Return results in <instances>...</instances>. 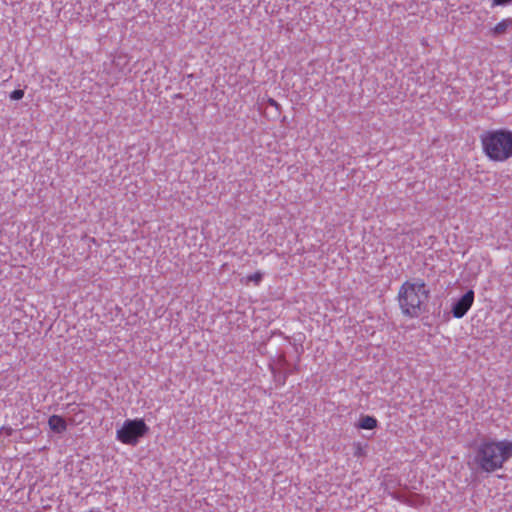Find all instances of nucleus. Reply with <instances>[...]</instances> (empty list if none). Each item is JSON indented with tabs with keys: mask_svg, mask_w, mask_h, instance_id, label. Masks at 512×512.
Wrapping results in <instances>:
<instances>
[{
	"mask_svg": "<svg viewBox=\"0 0 512 512\" xmlns=\"http://www.w3.org/2000/svg\"><path fill=\"white\" fill-rule=\"evenodd\" d=\"M512 458V441L485 438L480 440L474 451V463L485 473H493L502 469Z\"/></svg>",
	"mask_w": 512,
	"mask_h": 512,
	"instance_id": "f257e3e1",
	"label": "nucleus"
},
{
	"mask_svg": "<svg viewBox=\"0 0 512 512\" xmlns=\"http://www.w3.org/2000/svg\"><path fill=\"white\" fill-rule=\"evenodd\" d=\"M429 297V289L423 279H411L402 283L397 294L399 308L403 315L418 317Z\"/></svg>",
	"mask_w": 512,
	"mask_h": 512,
	"instance_id": "f03ea898",
	"label": "nucleus"
},
{
	"mask_svg": "<svg viewBox=\"0 0 512 512\" xmlns=\"http://www.w3.org/2000/svg\"><path fill=\"white\" fill-rule=\"evenodd\" d=\"M483 153L492 161L505 162L512 158V131L509 129L488 130L481 134Z\"/></svg>",
	"mask_w": 512,
	"mask_h": 512,
	"instance_id": "7ed1b4c3",
	"label": "nucleus"
},
{
	"mask_svg": "<svg viewBox=\"0 0 512 512\" xmlns=\"http://www.w3.org/2000/svg\"><path fill=\"white\" fill-rule=\"evenodd\" d=\"M145 430L143 421L127 420L117 431V439L125 444H133L145 433Z\"/></svg>",
	"mask_w": 512,
	"mask_h": 512,
	"instance_id": "20e7f679",
	"label": "nucleus"
},
{
	"mask_svg": "<svg viewBox=\"0 0 512 512\" xmlns=\"http://www.w3.org/2000/svg\"><path fill=\"white\" fill-rule=\"evenodd\" d=\"M474 303V291L468 290L460 299L452 306V314L455 318H462L469 311Z\"/></svg>",
	"mask_w": 512,
	"mask_h": 512,
	"instance_id": "39448f33",
	"label": "nucleus"
},
{
	"mask_svg": "<svg viewBox=\"0 0 512 512\" xmlns=\"http://www.w3.org/2000/svg\"><path fill=\"white\" fill-rule=\"evenodd\" d=\"M49 428L57 434H61L66 431L67 423L65 419L59 415H52L48 419Z\"/></svg>",
	"mask_w": 512,
	"mask_h": 512,
	"instance_id": "423d86ee",
	"label": "nucleus"
},
{
	"mask_svg": "<svg viewBox=\"0 0 512 512\" xmlns=\"http://www.w3.org/2000/svg\"><path fill=\"white\" fill-rule=\"evenodd\" d=\"M378 421L375 417L365 415L359 419L357 427L364 430H372L377 427Z\"/></svg>",
	"mask_w": 512,
	"mask_h": 512,
	"instance_id": "0eeeda50",
	"label": "nucleus"
},
{
	"mask_svg": "<svg viewBox=\"0 0 512 512\" xmlns=\"http://www.w3.org/2000/svg\"><path fill=\"white\" fill-rule=\"evenodd\" d=\"M510 26H512V19H510V18L503 19L491 29V33L493 36L502 35V34L506 33L507 29Z\"/></svg>",
	"mask_w": 512,
	"mask_h": 512,
	"instance_id": "6e6552de",
	"label": "nucleus"
},
{
	"mask_svg": "<svg viewBox=\"0 0 512 512\" xmlns=\"http://www.w3.org/2000/svg\"><path fill=\"white\" fill-rule=\"evenodd\" d=\"M263 279V273L260 271H257L253 274L248 275L245 278V283L248 284L249 282H253L256 286H258Z\"/></svg>",
	"mask_w": 512,
	"mask_h": 512,
	"instance_id": "1a4fd4ad",
	"label": "nucleus"
},
{
	"mask_svg": "<svg viewBox=\"0 0 512 512\" xmlns=\"http://www.w3.org/2000/svg\"><path fill=\"white\" fill-rule=\"evenodd\" d=\"M24 96V91L21 90V89H17V90H14L13 92H11L10 94V98L12 100H20L22 99Z\"/></svg>",
	"mask_w": 512,
	"mask_h": 512,
	"instance_id": "9d476101",
	"label": "nucleus"
},
{
	"mask_svg": "<svg viewBox=\"0 0 512 512\" xmlns=\"http://www.w3.org/2000/svg\"><path fill=\"white\" fill-rule=\"evenodd\" d=\"M511 1L512 0H492L491 5H492V7L501 6V5L507 4Z\"/></svg>",
	"mask_w": 512,
	"mask_h": 512,
	"instance_id": "9b49d317",
	"label": "nucleus"
},
{
	"mask_svg": "<svg viewBox=\"0 0 512 512\" xmlns=\"http://www.w3.org/2000/svg\"><path fill=\"white\" fill-rule=\"evenodd\" d=\"M268 103H269L270 106H273V107H278L279 106L278 102L276 100L272 99V98H270L268 100Z\"/></svg>",
	"mask_w": 512,
	"mask_h": 512,
	"instance_id": "f8f14e48",
	"label": "nucleus"
}]
</instances>
